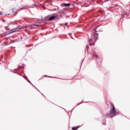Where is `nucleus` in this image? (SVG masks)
<instances>
[{
	"label": "nucleus",
	"mask_w": 130,
	"mask_h": 130,
	"mask_svg": "<svg viewBox=\"0 0 130 130\" xmlns=\"http://www.w3.org/2000/svg\"><path fill=\"white\" fill-rule=\"evenodd\" d=\"M111 107L110 113L106 115V116L109 118H112V117H114V116H116V114H117V111H116V109H115L114 105L112 104H111Z\"/></svg>",
	"instance_id": "1"
},
{
	"label": "nucleus",
	"mask_w": 130,
	"mask_h": 130,
	"mask_svg": "<svg viewBox=\"0 0 130 130\" xmlns=\"http://www.w3.org/2000/svg\"><path fill=\"white\" fill-rule=\"evenodd\" d=\"M88 49H89V46L86 45V50L87 51L88 54L90 55V57H92V59H96V62L98 63V59H99V57H98V55L96 54V52H89V51H88Z\"/></svg>",
	"instance_id": "2"
},
{
	"label": "nucleus",
	"mask_w": 130,
	"mask_h": 130,
	"mask_svg": "<svg viewBox=\"0 0 130 130\" xmlns=\"http://www.w3.org/2000/svg\"><path fill=\"white\" fill-rule=\"evenodd\" d=\"M93 30L94 31V32H93L92 36L94 38V41H97L98 39V36H99V34H98V32H103V30L97 31L96 30V29H94Z\"/></svg>",
	"instance_id": "3"
},
{
	"label": "nucleus",
	"mask_w": 130,
	"mask_h": 130,
	"mask_svg": "<svg viewBox=\"0 0 130 130\" xmlns=\"http://www.w3.org/2000/svg\"><path fill=\"white\" fill-rule=\"evenodd\" d=\"M55 18V16L54 15H52V16L51 15H47V16H45L43 19L44 22V21H52V20H53Z\"/></svg>",
	"instance_id": "4"
},
{
	"label": "nucleus",
	"mask_w": 130,
	"mask_h": 130,
	"mask_svg": "<svg viewBox=\"0 0 130 130\" xmlns=\"http://www.w3.org/2000/svg\"><path fill=\"white\" fill-rule=\"evenodd\" d=\"M60 6L61 8H69L71 6V3H62Z\"/></svg>",
	"instance_id": "5"
},
{
	"label": "nucleus",
	"mask_w": 130,
	"mask_h": 130,
	"mask_svg": "<svg viewBox=\"0 0 130 130\" xmlns=\"http://www.w3.org/2000/svg\"><path fill=\"white\" fill-rule=\"evenodd\" d=\"M60 18H62V19H63V17L62 16V15L60 14V15L59 16L58 14H56L54 20V19L55 20H59L60 19Z\"/></svg>",
	"instance_id": "6"
},
{
	"label": "nucleus",
	"mask_w": 130,
	"mask_h": 130,
	"mask_svg": "<svg viewBox=\"0 0 130 130\" xmlns=\"http://www.w3.org/2000/svg\"><path fill=\"white\" fill-rule=\"evenodd\" d=\"M91 41H93V40H91V39H89L88 40V42H89V46H93V45H95V42H96V41H94V42H91Z\"/></svg>",
	"instance_id": "7"
},
{
	"label": "nucleus",
	"mask_w": 130,
	"mask_h": 130,
	"mask_svg": "<svg viewBox=\"0 0 130 130\" xmlns=\"http://www.w3.org/2000/svg\"><path fill=\"white\" fill-rule=\"evenodd\" d=\"M121 17H123V18H126V19H128V16L129 15L127 14L126 13H122L121 14Z\"/></svg>",
	"instance_id": "8"
},
{
	"label": "nucleus",
	"mask_w": 130,
	"mask_h": 130,
	"mask_svg": "<svg viewBox=\"0 0 130 130\" xmlns=\"http://www.w3.org/2000/svg\"><path fill=\"white\" fill-rule=\"evenodd\" d=\"M19 31L18 30H16V28L12 29L9 31V34H12V33H15V32H17Z\"/></svg>",
	"instance_id": "9"
},
{
	"label": "nucleus",
	"mask_w": 130,
	"mask_h": 130,
	"mask_svg": "<svg viewBox=\"0 0 130 130\" xmlns=\"http://www.w3.org/2000/svg\"><path fill=\"white\" fill-rule=\"evenodd\" d=\"M38 21L37 22V24H42L44 22V19L42 18L41 19H38Z\"/></svg>",
	"instance_id": "10"
},
{
	"label": "nucleus",
	"mask_w": 130,
	"mask_h": 130,
	"mask_svg": "<svg viewBox=\"0 0 130 130\" xmlns=\"http://www.w3.org/2000/svg\"><path fill=\"white\" fill-rule=\"evenodd\" d=\"M23 76H22V77L24 78L25 80H26V81H27V82H30V80L28 79V77H27L26 75H25V73H24V72H23Z\"/></svg>",
	"instance_id": "11"
},
{
	"label": "nucleus",
	"mask_w": 130,
	"mask_h": 130,
	"mask_svg": "<svg viewBox=\"0 0 130 130\" xmlns=\"http://www.w3.org/2000/svg\"><path fill=\"white\" fill-rule=\"evenodd\" d=\"M20 69H22L23 72H24V67H22L21 65H19L18 67V70H20Z\"/></svg>",
	"instance_id": "12"
},
{
	"label": "nucleus",
	"mask_w": 130,
	"mask_h": 130,
	"mask_svg": "<svg viewBox=\"0 0 130 130\" xmlns=\"http://www.w3.org/2000/svg\"><path fill=\"white\" fill-rule=\"evenodd\" d=\"M33 27H38V24H37V23H33L32 24H31Z\"/></svg>",
	"instance_id": "13"
},
{
	"label": "nucleus",
	"mask_w": 130,
	"mask_h": 130,
	"mask_svg": "<svg viewBox=\"0 0 130 130\" xmlns=\"http://www.w3.org/2000/svg\"><path fill=\"white\" fill-rule=\"evenodd\" d=\"M69 10L68 8H64L62 9V12H66V11H68Z\"/></svg>",
	"instance_id": "14"
},
{
	"label": "nucleus",
	"mask_w": 130,
	"mask_h": 130,
	"mask_svg": "<svg viewBox=\"0 0 130 130\" xmlns=\"http://www.w3.org/2000/svg\"><path fill=\"white\" fill-rule=\"evenodd\" d=\"M4 34H5V36H7V35H10V34H10L9 31H7V32H4Z\"/></svg>",
	"instance_id": "15"
},
{
	"label": "nucleus",
	"mask_w": 130,
	"mask_h": 130,
	"mask_svg": "<svg viewBox=\"0 0 130 130\" xmlns=\"http://www.w3.org/2000/svg\"><path fill=\"white\" fill-rule=\"evenodd\" d=\"M15 29H16V30L22 29V27L19 26H17V27L15 28Z\"/></svg>",
	"instance_id": "16"
},
{
	"label": "nucleus",
	"mask_w": 130,
	"mask_h": 130,
	"mask_svg": "<svg viewBox=\"0 0 130 130\" xmlns=\"http://www.w3.org/2000/svg\"><path fill=\"white\" fill-rule=\"evenodd\" d=\"M100 2H102V3H107V2H109V0H100Z\"/></svg>",
	"instance_id": "17"
},
{
	"label": "nucleus",
	"mask_w": 130,
	"mask_h": 130,
	"mask_svg": "<svg viewBox=\"0 0 130 130\" xmlns=\"http://www.w3.org/2000/svg\"><path fill=\"white\" fill-rule=\"evenodd\" d=\"M62 12V10H60V9L59 10V11H58V14H59V16H60V15H61Z\"/></svg>",
	"instance_id": "18"
},
{
	"label": "nucleus",
	"mask_w": 130,
	"mask_h": 130,
	"mask_svg": "<svg viewBox=\"0 0 130 130\" xmlns=\"http://www.w3.org/2000/svg\"><path fill=\"white\" fill-rule=\"evenodd\" d=\"M46 77H47V76H46ZM47 77L48 78H52L53 79H58V80L60 79V78H56V77H51V76H48Z\"/></svg>",
	"instance_id": "19"
},
{
	"label": "nucleus",
	"mask_w": 130,
	"mask_h": 130,
	"mask_svg": "<svg viewBox=\"0 0 130 130\" xmlns=\"http://www.w3.org/2000/svg\"><path fill=\"white\" fill-rule=\"evenodd\" d=\"M79 128V127H72V130H77Z\"/></svg>",
	"instance_id": "20"
},
{
	"label": "nucleus",
	"mask_w": 130,
	"mask_h": 130,
	"mask_svg": "<svg viewBox=\"0 0 130 130\" xmlns=\"http://www.w3.org/2000/svg\"><path fill=\"white\" fill-rule=\"evenodd\" d=\"M61 14L62 15V16H66V13L64 12V11H62Z\"/></svg>",
	"instance_id": "21"
},
{
	"label": "nucleus",
	"mask_w": 130,
	"mask_h": 130,
	"mask_svg": "<svg viewBox=\"0 0 130 130\" xmlns=\"http://www.w3.org/2000/svg\"><path fill=\"white\" fill-rule=\"evenodd\" d=\"M18 72V69H15L13 70V73H14L15 74H16V73H17Z\"/></svg>",
	"instance_id": "22"
},
{
	"label": "nucleus",
	"mask_w": 130,
	"mask_h": 130,
	"mask_svg": "<svg viewBox=\"0 0 130 130\" xmlns=\"http://www.w3.org/2000/svg\"><path fill=\"white\" fill-rule=\"evenodd\" d=\"M58 10H59V7H58L57 9H53V11L54 12V11H58Z\"/></svg>",
	"instance_id": "23"
},
{
	"label": "nucleus",
	"mask_w": 130,
	"mask_h": 130,
	"mask_svg": "<svg viewBox=\"0 0 130 130\" xmlns=\"http://www.w3.org/2000/svg\"><path fill=\"white\" fill-rule=\"evenodd\" d=\"M29 28H30V29H33V28H34V26H33V25H31V24L29 26Z\"/></svg>",
	"instance_id": "24"
},
{
	"label": "nucleus",
	"mask_w": 130,
	"mask_h": 130,
	"mask_svg": "<svg viewBox=\"0 0 130 130\" xmlns=\"http://www.w3.org/2000/svg\"><path fill=\"white\" fill-rule=\"evenodd\" d=\"M75 4H76L75 2H74L73 4H70V6H75Z\"/></svg>",
	"instance_id": "25"
},
{
	"label": "nucleus",
	"mask_w": 130,
	"mask_h": 130,
	"mask_svg": "<svg viewBox=\"0 0 130 130\" xmlns=\"http://www.w3.org/2000/svg\"><path fill=\"white\" fill-rule=\"evenodd\" d=\"M13 23H14V22H11L10 23H9V24H8V27H9V26H10V25H12V24H13Z\"/></svg>",
	"instance_id": "26"
},
{
	"label": "nucleus",
	"mask_w": 130,
	"mask_h": 130,
	"mask_svg": "<svg viewBox=\"0 0 130 130\" xmlns=\"http://www.w3.org/2000/svg\"><path fill=\"white\" fill-rule=\"evenodd\" d=\"M68 24H69V23L68 22L65 23V24H64V26H68Z\"/></svg>",
	"instance_id": "27"
},
{
	"label": "nucleus",
	"mask_w": 130,
	"mask_h": 130,
	"mask_svg": "<svg viewBox=\"0 0 130 130\" xmlns=\"http://www.w3.org/2000/svg\"><path fill=\"white\" fill-rule=\"evenodd\" d=\"M11 42H12V43H14L16 42V40H11Z\"/></svg>",
	"instance_id": "28"
},
{
	"label": "nucleus",
	"mask_w": 130,
	"mask_h": 130,
	"mask_svg": "<svg viewBox=\"0 0 130 130\" xmlns=\"http://www.w3.org/2000/svg\"><path fill=\"white\" fill-rule=\"evenodd\" d=\"M0 16H3V12L0 11Z\"/></svg>",
	"instance_id": "29"
},
{
	"label": "nucleus",
	"mask_w": 130,
	"mask_h": 130,
	"mask_svg": "<svg viewBox=\"0 0 130 130\" xmlns=\"http://www.w3.org/2000/svg\"><path fill=\"white\" fill-rule=\"evenodd\" d=\"M12 13L14 14L15 13V11H14V9H12Z\"/></svg>",
	"instance_id": "30"
},
{
	"label": "nucleus",
	"mask_w": 130,
	"mask_h": 130,
	"mask_svg": "<svg viewBox=\"0 0 130 130\" xmlns=\"http://www.w3.org/2000/svg\"><path fill=\"white\" fill-rule=\"evenodd\" d=\"M48 11H51V12H54L53 11V10H51V9H48Z\"/></svg>",
	"instance_id": "31"
},
{
	"label": "nucleus",
	"mask_w": 130,
	"mask_h": 130,
	"mask_svg": "<svg viewBox=\"0 0 130 130\" xmlns=\"http://www.w3.org/2000/svg\"><path fill=\"white\" fill-rule=\"evenodd\" d=\"M9 15H10V13H9V14H5V16H9Z\"/></svg>",
	"instance_id": "32"
},
{
	"label": "nucleus",
	"mask_w": 130,
	"mask_h": 130,
	"mask_svg": "<svg viewBox=\"0 0 130 130\" xmlns=\"http://www.w3.org/2000/svg\"><path fill=\"white\" fill-rule=\"evenodd\" d=\"M84 61V59L82 60V63H81V66H80V68H81L82 67V64H83V62Z\"/></svg>",
	"instance_id": "33"
},
{
	"label": "nucleus",
	"mask_w": 130,
	"mask_h": 130,
	"mask_svg": "<svg viewBox=\"0 0 130 130\" xmlns=\"http://www.w3.org/2000/svg\"><path fill=\"white\" fill-rule=\"evenodd\" d=\"M62 80H66V81H69L71 79H62Z\"/></svg>",
	"instance_id": "34"
},
{
	"label": "nucleus",
	"mask_w": 130,
	"mask_h": 130,
	"mask_svg": "<svg viewBox=\"0 0 130 130\" xmlns=\"http://www.w3.org/2000/svg\"><path fill=\"white\" fill-rule=\"evenodd\" d=\"M24 9H25L24 8H21L20 10H24Z\"/></svg>",
	"instance_id": "35"
},
{
	"label": "nucleus",
	"mask_w": 130,
	"mask_h": 130,
	"mask_svg": "<svg viewBox=\"0 0 130 130\" xmlns=\"http://www.w3.org/2000/svg\"><path fill=\"white\" fill-rule=\"evenodd\" d=\"M3 22H6V20L3 19Z\"/></svg>",
	"instance_id": "36"
},
{
	"label": "nucleus",
	"mask_w": 130,
	"mask_h": 130,
	"mask_svg": "<svg viewBox=\"0 0 130 130\" xmlns=\"http://www.w3.org/2000/svg\"><path fill=\"white\" fill-rule=\"evenodd\" d=\"M42 79H43V78L39 79L38 80V81H41V80H42Z\"/></svg>",
	"instance_id": "37"
},
{
	"label": "nucleus",
	"mask_w": 130,
	"mask_h": 130,
	"mask_svg": "<svg viewBox=\"0 0 130 130\" xmlns=\"http://www.w3.org/2000/svg\"><path fill=\"white\" fill-rule=\"evenodd\" d=\"M47 2H44V3H43V5H45V4H46Z\"/></svg>",
	"instance_id": "38"
},
{
	"label": "nucleus",
	"mask_w": 130,
	"mask_h": 130,
	"mask_svg": "<svg viewBox=\"0 0 130 130\" xmlns=\"http://www.w3.org/2000/svg\"><path fill=\"white\" fill-rule=\"evenodd\" d=\"M70 38H71V39H74V38L71 37Z\"/></svg>",
	"instance_id": "39"
},
{
	"label": "nucleus",
	"mask_w": 130,
	"mask_h": 130,
	"mask_svg": "<svg viewBox=\"0 0 130 130\" xmlns=\"http://www.w3.org/2000/svg\"><path fill=\"white\" fill-rule=\"evenodd\" d=\"M52 15H56V14H55V13H53Z\"/></svg>",
	"instance_id": "40"
},
{
	"label": "nucleus",
	"mask_w": 130,
	"mask_h": 130,
	"mask_svg": "<svg viewBox=\"0 0 130 130\" xmlns=\"http://www.w3.org/2000/svg\"><path fill=\"white\" fill-rule=\"evenodd\" d=\"M15 14H18V13L17 12H15Z\"/></svg>",
	"instance_id": "41"
},
{
	"label": "nucleus",
	"mask_w": 130,
	"mask_h": 130,
	"mask_svg": "<svg viewBox=\"0 0 130 130\" xmlns=\"http://www.w3.org/2000/svg\"><path fill=\"white\" fill-rule=\"evenodd\" d=\"M28 8H31L30 6H28Z\"/></svg>",
	"instance_id": "42"
},
{
	"label": "nucleus",
	"mask_w": 130,
	"mask_h": 130,
	"mask_svg": "<svg viewBox=\"0 0 130 130\" xmlns=\"http://www.w3.org/2000/svg\"><path fill=\"white\" fill-rule=\"evenodd\" d=\"M60 25H62V23H61V24H60Z\"/></svg>",
	"instance_id": "43"
},
{
	"label": "nucleus",
	"mask_w": 130,
	"mask_h": 130,
	"mask_svg": "<svg viewBox=\"0 0 130 130\" xmlns=\"http://www.w3.org/2000/svg\"><path fill=\"white\" fill-rule=\"evenodd\" d=\"M63 26V27H64V26H63V25H62Z\"/></svg>",
	"instance_id": "44"
}]
</instances>
